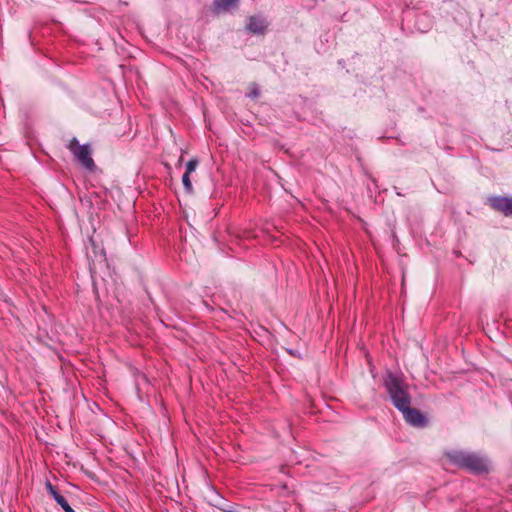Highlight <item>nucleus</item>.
<instances>
[{
  "mask_svg": "<svg viewBox=\"0 0 512 512\" xmlns=\"http://www.w3.org/2000/svg\"><path fill=\"white\" fill-rule=\"evenodd\" d=\"M449 457L455 464L473 473H486L490 470L489 460L475 453L455 451L450 453Z\"/></svg>",
  "mask_w": 512,
  "mask_h": 512,
  "instance_id": "nucleus-1",
  "label": "nucleus"
},
{
  "mask_svg": "<svg viewBox=\"0 0 512 512\" xmlns=\"http://www.w3.org/2000/svg\"><path fill=\"white\" fill-rule=\"evenodd\" d=\"M385 386L397 409L403 410L407 405H410L411 398L407 392V387L398 376L389 373L385 379Z\"/></svg>",
  "mask_w": 512,
  "mask_h": 512,
  "instance_id": "nucleus-2",
  "label": "nucleus"
},
{
  "mask_svg": "<svg viewBox=\"0 0 512 512\" xmlns=\"http://www.w3.org/2000/svg\"><path fill=\"white\" fill-rule=\"evenodd\" d=\"M68 148L86 169L93 170L95 168V163L91 158V150L88 145H80L74 138L70 141Z\"/></svg>",
  "mask_w": 512,
  "mask_h": 512,
  "instance_id": "nucleus-3",
  "label": "nucleus"
},
{
  "mask_svg": "<svg viewBox=\"0 0 512 512\" xmlns=\"http://www.w3.org/2000/svg\"><path fill=\"white\" fill-rule=\"evenodd\" d=\"M403 413L405 420L413 425V426H424L425 425V417L416 409L410 408V405H407L403 410H400Z\"/></svg>",
  "mask_w": 512,
  "mask_h": 512,
  "instance_id": "nucleus-4",
  "label": "nucleus"
},
{
  "mask_svg": "<svg viewBox=\"0 0 512 512\" xmlns=\"http://www.w3.org/2000/svg\"><path fill=\"white\" fill-rule=\"evenodd\" d=\"M489 202L494 209L503 212L505 215H512V198L492 197Z\"/></svg>",
  "mask_w": 512,
  "mask_h": 512,
  "instance_id": "nucleus-5",
  "label": "nucleus"
},
{
  "mask_svg": "<svg viewBox=\"0 0 512 512\" xmlns=\"http://www.w3.org/2000/svg\"><path fill=\"white\" fill-rule=\"evenodd\" d=\"M247 28L252 33H263L267 28V22L261 17H251L247 24Z\"/></svg>",
  "mask_w": 512,
  "mask_h": 512,
  "instance_id": "nucleus-6",
  "label": "nucleus"
},
{
  "mask_svg": "<svg viewBox=\"0 0 512 512\" xmlns=\"http://www.w3.org/2000/svg\"><path fill=\"white\" fill-rule=\"evenodd\" d=\"M238 0H215L214 10L217 13L227 12L232 8L236 7Z\"/></svg>",
  "mask_w": 512,
  "mask_h": 512,
  "instance_id": "nucleus-7",
  "label": "nucleus"
},
{
  "mask_svg": "<svg viewBox=\"0 0 512 512\" xmlns=\"http://www.w3.org/2000/svg\"><path fill=\"white\" fill-rule=\"evenodd\" d=\"M56 502L62 507V509L65 512H75L63 496H58L56 498Z\"/></svg>",
  "mask_w": 512,
  "mask_h": 512,
  "instance_id": "nucleus-8",
  "label": "nucleus"
},
{
  "mask_svg": "<svg viewBox=\"0 0 512 512\" xmlns=\"http://www.w3.org/2000/svg\"><path fill=\"white\" fill-rule=\"evenodd\" d=\"M182 183H183L185 190L188 193H191L193 191V186H192V183L190 180V174L184 173V175L182 177Z\"/></svg>",
  "mask_w": 512,
  "mask_h": 512,
  "instance_id": "nucleus-9",
  "label": "nucleus"
},
{
  "mask_svg": "<svg viewBox=\"0 0 512 512\" xmlns=\"http://www.w3.org/2000/svg\"><path fill=\"white\" fill-rule=\"evenodd\" d=\"M197 165H198V161L196 159H192L190 160L187 164H186V171L185 173L187 174H191L192 172H194L197 168Z\"/></svg>",
  "mask_w": 512,
  "mask_h": 512,
  "instance_id": "nucleus-10",
  "label": "nucleus"
},
{
  "mask_svg": "<svg viewBox=\"0 0 512 512\" xmlns=\"http://www.w3.org/2000/svg\"><path fill=\"white\" fill-rule=\"evenodd\" d=\"M46 487L55 500L58 496H61L50 482H46Z\"/></svg>",
  "mask_w": 512,
  "mask_h": 512,
  "instance_id": "nucleus-11",
  "label": "nucleus"
},
{
  "mask_svg": "<svg viewBox=\"0 0 512 512\" xmlns=\"http://www.w3.org/2000/svg\"><path fill=\"white\" fill-rule=\"evenodd\" d=\"M249 96L251 98L257 97L258 96V91L256 89L251 90L250 93H249Z\"/></svg>",
  "mask_w": 512,
  "mask_h": 512,
  "instance_id": "nucleus-12",
  "label": "nucleus"
}]
</instances>
